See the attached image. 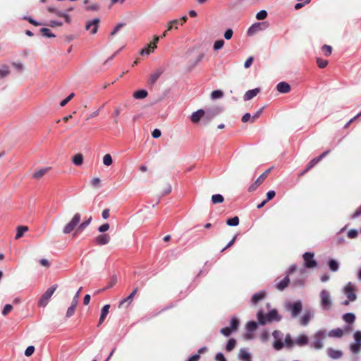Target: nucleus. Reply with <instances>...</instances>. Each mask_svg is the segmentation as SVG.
I'll use <instances>...</instances> for the list:
<instances>
[{"instance_id": "obj_1", "label": "nucleus", "mask_w": 361, "mask_h": 361, "mask_svg": "<svg viewBox=\"0 0 361 361\" xmlns=\"http://www.w3.org/2000/svg\"><path fill=\"white\" fill-rule=\"evenodd\" d=\"M257 317L258 323L261 325H264L267 323H271L273 322H279L282 318L276 309L269 311L266 314L263 313L262 310H259L257 314Z\"/></svg>"}, {"instance_id": "obj_2", "label": "nucleus", "mask_w": 361, "mask_h": 361, "mask_svg": "<svg viewBox=\"0 0 361 361\" xmlns=\"http://www.w3.org/2000/svg\"><path fill=\"white\" fill-rule=\"evenodd\" d=\"M178 29V26L173 25V24H169L167 30L163 33V35L160 37L155 36L154 41L150 42L147 46L141 49L140 51V54L142 56L149 55L150 53L153 52L154 50L157 48V43L159 40L160 37H164L168 32H172Z\"/></svg>"}, {"instance_id": "obj_3", "label": "nucleus", "mask_w": 361, "mask_h": 361, "mask_svg": "<svg viewBox=\"0 0 361 361\" xmlns=\"http://www.w3.org/2000/svg\"><path fill=\"white\" fill-rule=\"evenodd\" d=\"M326 331L324 329L317 331L314 335V341L311 343V347L319 350L324 347L322 341L326 338Z\"/></svg>"}, {"instance_id": "obj_4", "label": "nucleus", "mask_w": 361, "mask_h": 361, "mask_svg": "<svg viewBox=\"0 0 361 361\" xmlns=\"http://www.w3.org/2000/svg\"><path fill=\"white\" fill-rule=\"evenodd\" d=\"M321 307L324 310H329L332 307L330 293L327 290L320 292Z\"/></svg>"}, {"instance_id": "obj_5", "label": "nucleus", "mask_w": 361, "mask_h": 361, "mask_svg": "<svg viewBox=\"0 0 361 361\" xmlns=\"http://www.w3.org/2000/svg\"><path fill=\"white\" fill-rule=\"evenodd\" d=\"M57 287H58V286L56 284H55V285L51 286L50 288H49L46 290V292L41 296V298H39V300L38 301V305L39 307H44L49 303L50 298L53 295V294H54V291L56 290V289L57 288Z\"/></svg>"}, {"instance_id": "obj_6", "label": "nucleus", "mask_w": 361, "mask_h": 361, "mask_svg": "<svg viewBox=\"0 0 361 361\" xmlns=\"http://www.w3.org/2000/svg\"><path fill=\"white\" fill-rule=\"evenodd\" d=\"M81 219V215L79 213H76L73 216L72 219L68 222L63 229L64 234H68L71 233L75 228L78 225Z\"/></svg>"}, {"instance_id": "obj_7", "label": "nucleus", "mask_w": 361, "mask_h": 361, "mask_svg": "<svg viewBox=\"0 0 361 361\" xmlns=\"http://www.w3.org/2000/svg\"><path fill=\"white\" fill-rule=\"evenodd\" d=\"M222 111V109L220 107H213L207 109L204 111V116H203V122L204 124H207L214 118L218 116Z\"/></svg>"}, {"instance_id": "obj_8", "label": "nucleus", "mask_w": 361, "mask_h": 361, "mask_svg": "<svg viewBox=\"0 0 361 361\" xmlns=\"http://www.w3.org/2000/svg\"><path fill=\"white\" fill-rule=\"evenodd\" d=\"M353 338L355 343L350 345V350L353 354H358L361 351V331H356L354 333Z\"/></svg>"}, {"instance_id": "obj_9", "label": "nucleus", "mask_w": 361, "mask_h": 361, "mask_svg": "<svg viewBox=\"0 0 361 361\" xmlns=\"http://www.w3.org/2000/svg\"><path fill=\"white\" fill-rule=\"evenodd\" d=\"M297 267L295 264H293L290 267V268L286 272V276H285V278L276 284V288L279 290H283L288 286L290 282L289 275L291 274L293 271H295Z\"/></svg>"}, {"instance_id": "obj_10", "label": "nucleus", "mask_w": 361, "mask_h": 361, "mask_svg": "<svg viewBox=\"0 0 361 361\" xmlns=\"http://www.w3.org/2000/svg\"><path fill=\"white\" fill-rule=\"evenodd\" d=\"M286 309L290 311L292 318H295L302 312V302L300 301L290 302L286 305Z\"/></svg>"}, {"instance_id": "obj_11", "label": "nucleus", "mask_w": 361, "mask_h": 361, "mask_svg": "<svg viewBox=\"0 0 361 361\" xmlns=\"http://www.w3.org/2000/svg\"><path fill=\"white\" fill-rule=\"evenodd\" d=\"M314 253L307 252L303 254L302 257L305 262V267L308 269L314 268L317 266V261L314 259Z\"/></svg>"}, {"instance_id": "obj_12", "label": "nucleus", "mask_w": 361, "mask_h": 361, "mask_svg": "<svg viewBox=\"0 0 361 361\" xmlns=\"http://www.w3.org/2000/svg\"><path fill=\"white\" fill-rule=\"evenodd\" d=\"M356 290V288L351 282H348L343 289V292L346 295L347 298L351 302L355 301L357 299V295L355 294Z\"/></svg>"}, {"instance_id": "obj_13", "label": "nucleus", "mask_w": 361, "mask_h": 361, "mask_svg": "<svg viewBox=\"0 0 361 361\" xmlns=\"http://www.w3.org/2000/svg\"><path fill=\"white\" fill-rule=\"evenodd\" d=\"M272 335L275 339V341L273 343V347L275 350H280L284 346V343L282 342V338H283V335L279 330L274 331Z\"/></svg>"}, {"instance_id": "obj_14", "label": "nucleus", "mask_w": 361, "mask_h": 361, "mask_svg": "<svg viewBox=\"0 0 361 361\" xmlns=\"http://www.w3.org/2000/svg\"><path fill=\"white\" fill-rule=\"evenodd\" d=\"M271 169H269L267 171H265L263 173H262L259 176V177L256 180V181L249 187V192L255 191L264 182V180L269 173Z\"/></svg>"}, {"instance_id": "obj_15", "label": "nucleus", "mask_w": 361, "mask_h": 361, "mask_svg": "<svg viewBox=\"0 0 361 361\" xmlns=\"http://www.w3.org/2000/svg\"><path fill=\"white\" fill-rule=\"evenodd\" d=\"M267 25L268 24H252L247 30V35L250 36L254 35L259 31L267 29Z\"/></svg>"}, {"instance_id": "obj_16", "label": "nucleus", "mask_w": 361, "mask_h": 361, "mask_svg": "<svg viewBox=\"0 0 361 361\" xmlns=\"http://www.w3.org/2000/svg\"><path fill=\"white\" fill-rule=\"evenodd\" d=\"M327 355L333 359L337 360L343 357V352L340 350H335L333 348H328L326 350Z\"/></svg>"}, {"instance_id": "obj_17", "label": "nucleus", "mask_w": 361, "mask_h": 361, "mask_svg": "<svg viewBox=\"0 0 361 361\" xmlns=\"http://www.w3.org/2000/svg\"><path fill=\"white\" fill-rule=\"evenodd\" d=\"M110 235L107 233L99 235L95 238V242L99 245H104L109 243Z\"/></svg>"}, {"instance_id": "obj_18", "label": "nucleus", "mask_w": 361, "mask_h": 361, "mask_svg": "<svg viewBox=\"0 0 361 361\" xmlns=\"http://www.w3.org/2000/svg\"><path fill=\"white\" fill-rule=\"evenodd\" d=\"M261 90L259 87L250 90L245 92V94L243 96V99L245 101H249L254 98L255 96H257L259 92Z\"/></svg>"}, {"instance_id": "obj_19", "label": "nucleus", "mask_w": 361, "mask_h": 361, "mask_svg": "<svg viewBox=\"0 0 361 361\" xmlns=\"http://www.w3.org/2000/svg\"><path fill=\"white\" fill-rule=\"evenodd\" d=\"M276 90L280 93H288L290 91V86L286 82H280L276 85Z\"/></svg>"}, {"instance_id": "obj_20", "label": "nucleus", "mask_w": 361, "mask_h": 361, "mask_svg": "<svg viewBox=\"0 0 361 361\" xmlns=\"http://www.w3.org/2000/svg\"><path fill=\"white\" fill-rule=\"evenodd\" d=\"M266 296V292L264 290L259 291L255 293L251 298V303L253 305L257 304L259 301L264 299Z\"/></svg>"}, {"instance_id": "obj_21", "label": "nucleus", "mask_w": 361, "mask_h": 361, "mask_svg": "<svg viewBox=\"0 0 361 361\" xmlns=\"http://www.w3.org/2000/svg\"><path fill=\"white\" fill-rule=\"evenodd\" d=\"M204 116V110L203 109H199L191 115V121L193 123H197L200 121L201 118L203 119V116Z\"/></svg>"}, {"instance_id": "obj_22", "label": "nucleus", "mask_w": 361, "mask_h": 361, "mask_svg": "<svg viewBox=\"0 0 361 361\" xmlns=\"http://www.w3.org/2000/svg\"><path fill=\"white\" fill-rule=\"evenodd\" d=\"M294 342L298 346H304L308 343V337L305 334H300Z\"/></svg>"}, {"instance_id": "obj_23", "label": "nucleus", "mask_w": 361, "mask_h": 361, "mask_svg": "<svg viewBox=\"0 0 361 361\" xmlns=\"http://www.w3.org/2000/svg\"><path fill=\"white\" fill-rule=\"evenodd\" d=\"M238 358L244 361H250L251 355L245 348H241L238 354Z\"/></svg>"}, {"instance_id": "obj_24", "label": "nucleus", "mask_w": 361, "mask_h": 361, "mask_svg": "<svg viewBox=\"0 0 361 361\" xmlns=\"http://www.w3.org/2000/svg\"><path fill=\"white\" fill-rule=\"evenodd\" d=\"M137 290L138 288H135L133 292L126 298L123 299L120 302H119V305L118 307H121L122 305H123L126 302H128V304H130L132 300H133V298H134V296L135 295V294L137 293Z\"/></svg>"}, {"instance_id": "obj_25", "label": "nucleus", "mask_w": 361, "mask_h": 361, "mask_svg": "<svg viewBox=\"0 0 361 361\" xmlns=\"http://www.w3.org/2000/svg\"><path fill=\"white\" fill-rule=\"evenodd\" d=\"M326 334L329 337L341 338L343 335V331L341 329H340V328H337V329L331 330Z\"/></svg>"}, {"instance_id": "obj_26", "label": "nucleus", "mask_w": 361, "mask_h": 361, "mask_svg": "<svg viewBox=\"0 0 361 361\" xmlns=\"http://www.w3.org/2000/svg\"><path fill=\"white\" fill-rule=\"evenodd\" d=\"M109 308H110V305H105L102 307V311H101V314H100L99 320V325L102 324V322L104 321L106 315L109 313Z\"/></svg>"}, {"instance_id": "obj_27", "label": "nucleus", "mask_w": 361, "mask_h": 361, "mask_svg": "<svg viewBox=\"0 0 361 361\" xmlns=\"http://www.w3.org/2000/svg\"><path fill=\"white\" fill-rule=\"evenodd\" d=\"M148 93L147 90H140L137 91H135L133 93V97L136 99H144L147 96Z\"/></svg>"}, {"instance_id": "obj_28", "label": "nucleus", "mask_w": 361, "mask_h": 361, "mask_svg": "<svg viewBox=\"0 0 361 361\" xmlns=\"http://www.w3.org/2000/svg\"><path fill=\"white\" fill-rule=\"evenodd\" d=\"M28 231V227L26 226H20L17 227V232L16 235V239L20 238L24 233Z\"/></svg>"}, {"instance_id": "obj_29", "label": "nucleus", "mask_w": 361, "mask_h": 361, "mask_svg": "<svg viewBox=\"0 0 361 361\" xmlns=\"http://www.w3.org/2000/svg\"><path fill=\"white\" fill-rule=\"evenodd\" d=\"M73 163L75 166H80L83 163V156L82 154H76L72 159Z\"/></svg>"}, {"instance_id": "obj_30", "label": "nucleus", "mask_w": 361, "mask_h": 361, "mask_svg": "<svg viewBox=\"0 0 361 361\" xmlns=\"http://www.w3.org/2000/svg\"><path fill=\"white\" fill-rule=\"evenodd\" d=\"M311 317H312V315H311L310 312H305V314L300 318V324L302 326H306L309 323L310 320L311 319Z\"/></svg>"}, {"instance_id": "obj_31", "label": "nucleus", "mask_w": 361, "mask_h": 361, "mask_svg": "<svg viewBox=\"0 0 361 361\" xmlns=\"http://www.w3.org/2000/svg\"><path fill=\"white\" fill-rule=\"evenodd\" d=\"M11 73L9 67L7 65H2L0 68V78L8 76Z\"/></svg>"}, {"instance_id": "obj_32", "label": "nucleus", "mask_w": 361, "mask_h": 361, "mask_svg": "<svg viewBox=\"0 0 361 361\" xmlns=\"http://www.w3.org/2000/svg\"><path fill=\"white\" fill-rule=\"evenodd\" d=\"M328 265H329L330 270L334 272L337 271L338 270L339 264L337 261H336L334 259H330L328 262Z\"/></svg>"}, {"instance_id": "obj_33", "label": "nucleus", "mask_w": 361, "mask_h": 361, "mask_svg": "<svg viewBox=\"0 0 361 361\" xmlns=\"http://www.w3.org/2000/svg\"><path fill=\"white\" fill-rule=\"evenodd\" d=\"M161 73H162L161 71H157L152 73L149 78V83L151 85H153L157 80V79L160 77Z\"/></svg>"}, {"instance_id": "obj_34", "label": "nucleus", "mask_w": 361, "mask_h": 361, "mask_svg": "<svg viewBox=\"0 0 361 361\" xmlns=\"http://www.w3.org/2000/svg\"><path fill=\"white\" fill-rule=\"evenodd\" d=\"M343 320L348 324H352L355 319V316L353 313H345L343 316Z\"/></svg>"}, {"instance_id": "obj_35", "label": "nucleus", "mask_w": 361, "mask_h": 361, "mask_svg": "<svg viewBox=\"0 0 361 361\" xmlns=\"http://www.w3.org/2000/svg\"><path fill=\"white\" fill-rule=\"evenodd\" d=\"M48 170L49 169H41L32 174V178L35 179H40L48 171Z\"/></svg>"}, {"instance_id": "obj_36", "label": "nucleus", "mask_w": 361, "mask_h": 361, "mask_svg": "<svg viewBox=\"0 0 361 361\" xmlns=\"http://www.w3.org/2000/svg\"><path fill=\"white\" fill-rule=\"evenodd\" d=\"M236 345V340L235 338H230L226 345V350L228 352H231L234 349Z\"/></svg>"}, {"instance_id": "obj_37", "label": "nucleus", "mask_w": 361, "mask_h": 361, "mask_svg": "<svg viewBox=\"0 0 361 361\" xmlns=\"http://www.w3.org/2000/svg\"><path fill=\"white\" fill-rule=\"evenodd\" d=\"M224 200V197L220 194H216L212 196V202L213 204L222 203Z\"/></svg>"}, {"instance_id": "obj_38", "label": "nucleus", "mask_w": 361, "mask_h": 361, "mask_svg": "<svg viewBox=\"0 0 361 361\" xmlns=\"http://www.w3.org/2000/svg\"><path fill=\"white\" fill-rule=\"evenodd\" d=\"M238 326H239V320L235 317H232V319L231 320V324H230V329L233 331H235L238 329Z\"/></svg>"}, {"instance_id": "obj_39", "label": "nucleus", "mask_w": 361, "mask_h": 361, "mask_svg": "<svg viewBox=\"0 0 361 361\" xmlns=\"http://www.w3.org/2000/svg\"><path fill=\"white\" fill-rule=\"evenodd\" d=\"M85 30H90L91 34H95L98 30V24H85Z\"/></svg>"}, {"instance_id": "obj_40", "label": "nucleus", "mask_w": 361, "mask_h": 361, "mask_svg": "<svg viewBox=\"0 0 361 361\" xmlns=\"http://www.w3.org/2000/svg\"><path fill=\"white\" fill-rule=\"evenodd\" d=\"M226 224L230 226H236L239 224V218L238 216L230 218L226 221Z\"/></svg>"}, {"instance_id": "obj_41", "label": "nucleus", "mask_w": 361, "mask_h": 361, "mask_svg": "<svg viewBox=\"0 0 361 361\" xmlns=\"http://www.w3.org/2000/svg\"><path fill=\"white\" fill-rule=\"evenodd\" d=\"M305 283V278L302 276L299 279L293 281L292 284L293 286H303Z\"/></svg>"}, {"instance_id": "obj_42", "label": "nucleus", "mask_w": 361, "mask_h": 361, "mask_svg": "<svg viewBox=\"0 0 361 361\" xmlns=\"http://www.w3.org/2000/svg\"><path fill=\"white\" fill-rule=\"evenodd\" d=\"M257 324L254 321L249 322L246 325V329L249 332L255 331L257 329Z\"/></svg>"}, {"instance_id": "obj_43", "label": "nucleus", "mask_w": 361, "mask_h": 361, "mask_svg": "<svg viewBox=\"0 0 361 361\" xmlns=\"http://www.w3.org/2000/svg\"><path fill=\"white\" fill-rule=\"evenodd\" d=\"M223 96H224V92H223V91H221L220 90H214L211 94V98L212 99H220Z\"/></svg>"}, {"instance_id": "obj_44", "label": "nucleus", "mask_w": 361, "mask_h": 361, "mask_svg": "<svg viewBox=\"0 0 361 361\" xmlns=\"http://www.w3.org/2000/svg\"><path fill=\"white\" fill-rule=\"evenodd\" d=\"M320 161L318 157H315L312 159L306 166V171H310L312 168H313Z\"/></svg>"}, {"instance_id": "obj_45", "label": "nucleus", "mask_w": 361, "mask_h": 361, "mask_svg": "<svg viewBox=\"0 0 361 361\" xmlns=\"http://www.w3.org/2000/svg\"><path fill=\"white\" fill-rule=\"evenodd\" d=\"M42 35L47 37H54L55 35L51 32V30L49 28L43 27L40 30Z\"/></svg>"}, {"instance_id": "obj_46", "label": "nucleus", "mask_w": 361, "mask_h": 361, "mask_svg": "<svg viewBox=\"0 0 361 361\" xmlns=\"http://www.w3.org/2000/svg\"><path fill=\"white\" fill-rule=\"evenodd\" d=\"M284 345H286V346L288 348H291L293 345V341L292 340L291 338V336L290 334H287L286 336V338H285V341H284Z\"/></svg>"}, {"instance_id": "obj_47", "label": "nucleus", "mask_w": 361, "mask_h": 361, "mask_svg": "<svg viewBox=\"0 0 361 361\" xmlns=\"http://www.w3.org/2000/svg\"><path fill=\"white\" fill-rule=\"evenodd\" d=\"M112 157L111 156V154H106L103 157V164L105 165V166H110L112 164Z\"/></svg>"}, {"instance_id": "obj_48", "label": "nucleus", "mask_w": 361, "mask_h": 361, "mask_svg": "<svg viewBox=\"0 0 361 361\" xmlns=\"http://www.w3.org/2000/svg\"><path fill=\"white\" fill-rule=\"evenodd\" d=\"M322 49L326 56H329L331 54L332 47L331 46L324 44L322 46Z\"/></svg>"}, {"instance_id": "obj_49", "label": "nucleus", "mask_w": 361, "mask_h": 361, "mask_svg": "<svg viewBox=\"0 0 361 361\" xmlns=\"http://www.w3.org/2000/svg\"><path fill=\"white\" fill-rule=\"evenodd\" d=\"M92 221V217H89L88 219H87L86 221H83L82 223H81L79 226H78V230L80 231H83L87 226H89V224L91 223Z\"/></svg>"}, {"instance_id": "obj_50", "label": "nucleus", "mask_w": 361, "mask_h": 361, "mask_svg": "<svg viewBox=\"0 0 361 361\" xmlns=\"http://www.w3.org/2000/svg\"><path fill=\"white\" fill-rule=\"evenodd\" d=\"M224 45V41L223 39L217 40L214 44V49L215 51L221 49Z\"/></svg>"}, {"instance_id": "obj_51", "label": "nucleus", "mask_w": 361, "mask_h": 361, "mask_svg": "<svg viewBox=\"0 0 361 361\" xmlns=\"http://www.w3.org/2000/svg\"><path fill=\"white\" fill-rule=\"evenodd\" d=\"M56 13L59 18H63L66 23H68L71 20L70 16L63 12L56 11Z\"/></svg>"}, {"instance_id": "obj_52", "label": "nucleus", "mask_w": 361, "mask_h": 361, "mask_svg": "<svg viewBox=\"0 0 361 361\" xmlns=\"http://www.w3.org/2000/svg\"><path fill=\"white\" fill-rule=\"evenodd\" d=\"M76 306V305L71 304V305L67 310L66 317H71L73 315Z\"/></svg>"}, {"instance_id": "obj_53", "label": "nucleus", "mask_w": 361, "mask_h": 361, "mask_svg": "<svg viewBox=\"0 0 361 361\" xmlns=\"http://www.w3.org/2000/svg\"><path fill=\"white\" fill-rule=\"evenodd\" d=\"M267 16V12L265 10H262L258 12L256 15V18L257 20H264Z\"/></svg>"}, {"instance_id": "obj_54", "label": "nucleus", "mask_w": 361, "mask_h": 361, "mask_svg": "<svg viewBox=\"0 0 361 361\" xmlns=\"http://www.w3.org/2000/svg\"><path fill=\"white\" fill-rule=\"evenodd\" d=\"M317 63L318 66L320 68H325L327 66V64H328V61L326 60H324V59H319V58H318L317 59Z\"/></svg>"}, {"instance_id": "obj_55", "label": "nucleus", "mask_w": 361, "mask_h": 361, "mask_svg": "<svg viewBox=\"0 0 361 361\" xmlns=\"http://www.w3.org/2000/svg\"><path fill=\"white\" fill-rule=\"evenodd\" d=\"M13 310V306L10 304H7L4 306L2 310V314L6 316Z\"/></svg>"}, {"instance_id": "obj_56", "label": "nucleus", "mask_w": 361, "mask_h": 361, "mask_svg": "<svg viewBox=\"0 0 361 361\" xmlns=\"http://www.w3.org/2000/svg\"><path fill=\"white\" fill-rule=\"evenodd\" d=\"M233 331L230 329V327L222 328L220 330L221 334H222L224 336H229Z\"/></svg>"}, {"instance_id": "obj_57", "label": "nucleus", "mask_w": 361, "mask_h": 361, "mask_svg": "<svg viewBox=\"0 0 361 361\" xmlns=\"http://www.w3.org/2000/svg\"><path fill=\"white\" fill-rule=\"evenodd\" d=\"M74 93H71L70 94L66 99H64L63 100H62L61 102H60V106H66L68 102L74 97Z\"/></svg>"}, {"instance_id": "obj_58", "label": "nucleus", "mask_w": 361, "mask_h": 361, "mask_svg": "<svg viewBox=\"0 0 361 361\" xmlns=\"http://www.w3.org/2000/svg\"><path fill=\"white\" fill-rule=\"evenodd\" d=\"M357 235H358V231L356 229H350L348 232V237L349 238H355L357 236Z\"/></svg>"}, {"instance_id": "obj_59", "label": "nucleus", "mask_w": 361, "mask_h": 361, "mask_svg": "<svg viewBox=\"0 0 361 361\" xmlns=\"http://www.w3.org/2000/svg\"><path fill=\"white\" fill-rule=\"evenodd\" d=\"M101 180L99 178H94L91 180V185L94 188H99L100 185Z\"/></svg>"}, {"instance_id": "obj_60", "label": "nucleus", "mask_w": 361, "mask_h": 361, "mask_svg": "<svg viewBox=\"0 0 361 361\" xmlns=\"http://www.w3.org/2000/svg\"><path fill=\"white\" fill-rule=\"evenodd\" d=\"M123 25L124 24H117L114 29L111 32L110 35H115L118 32H119L122 29Z\"/></svg>"}, {"instance_id": "obj_61", "label": "nucleus", "mask_w": 361, "mask_h": 361, "mask_svg": "<svg viewBox=\"0 0 361 361\" xmlns=\"http://www.w3.org/2000/svg\"><path fill=\"white\" fill-rule=\"evenodd\" d=\"M34 351H35V347L32 345H30L26 348V350L25 351V355L27 357H29L33 354Z\"/></svg>"}, {"instance_id": "obj_62", "label": "nucleus", "mask_w": 361, "mask_h": 361, "mask_svg": "<svg viewBox=\"0 0 361 361\" xmlns=\"http://www.w3.org/2000/svg\"><path fill=\"white\" fill-rule=\"evenodd\" d=\"M117 283V277L116 276H112L111 280L109 283V285L106 287V288H110L113 287Z\"/></svg>"}, {"instance_id": "obj_63", "label": "nucleus", "mask_w": 361, "mask_h": 361, "mask_svg": "<svg viewBox=\"0 0 361 361\" xmlns=\"http://www.w3.org/2000/svg\"><path fill=\"white\" fill-rule=\"evenodd\" d=\"M109 229V224H102V226H100L99 228H98V231L100 232V233H104L106 232V231H108Z\"/></svg>"}, {"instance_id": "obj_64", "label": "nucleus", "mask_w": 361, "mask_h": 361, "mask_svg": "<svg viewBox=\"0 0 361 361\" xmlns=\"http://www.w3.org/2000/svg\"><path fill=\"white\" fill-rule=\"evenodd\" d=\"M215 360L216 361H226L224 355L221 353H218L215 356Z\"/></svg>"}]
</instances>
